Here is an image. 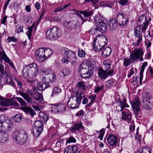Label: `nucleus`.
Returning <instances> with one entry per match:
<instances>
[{"mask_svg":"<svg viewBox=\"0 0 153 153\" xmlns=\"http://www.w3.org/2000/svg\"><path fill=\"white\" fill-rule=\"evenodd\" d=\"M85 113L83 111V110H81L77 112L76 114V116H81L84 115H85Z\"/></svg>","mask_w":153,"mask_h":153,"instance_id":"obj_59","label":"nucleus"},{"mask_svg":"<svg viewBox=\"0 0 153 153\" xmlns=\"http://www.w3.org/2000/svg\"><path fill=\"white\" fill-rule=\"evenodd\" d=\"M111 64V62L109 59H107L105 60L103 62V67L106 70L109 69L110 67Z\"/></svg>","mask_w":153,"mask_h":153,"instance_id":"obj_37","label":"nucleus"},{"mask_svg":"<svg viewBox=\"0 0 153 153\" xmlns=\"http://www.w3.org/2000/svg\"><path fill=\"white\" fill-rule=\"evenodd\" d=\"M140 150L143 153H151L150 148L148 147H145Z\"/></svg>","mask_w":153,"mask_h":153,"instance_id":"obj_46","label":"nucleus"},{"mask_svg":"<svg viewBox=\"0 0 153 153\" xmlns=\"http://www.w3.org/2000/svg\"><path fill=\"white\" fill-rule=\"evenodd\" d=\"M70 72V69L68 68L64 69L60 73V75L62 76H65L68 75Z\"/></svg>","mask_w":153,"mask_h":153,"instance_id":"obj_42","label":"nucleus"},{"mask_svg":"<svg viewBox=\"0 0 153 153\" xmlns=\"http://www.w3.org/2000/svg\"><path fill=\"white\" fill-rule=\"evenodd\" d=\"M84 129V127L82 125L81 122L75 123L73 126L70 128V130L75 133L76 130L79 131L80 129Z\"/></svg>","mask_w":153,"mask_h":153,"instance_id":"obj_20","label":"nucleus"},{"mask_svg":"<svg viewBox=\"0 0 153 153\" xmlns=\"http://www.w3.org/2000/svg\"><path fill=\"white\" fill-rule=\"evenodd\" d=\"M148 70L149 71L151 76L153 77V69L152 68L151 66L149 67Z\"/></svg>","mask_w":153,"mask_h":153,"instance_id":"obj_63","label":"nucleus"},{"mask_svg":"<svg viewBox=\"0 0 153 153\" xmlns=\"http://www.w3.org/2000/svg\"><path fill=\"white\" fill-rule=\"evenodd\" d=\"M31 95L33 98L37 101L41 100L42 99L41 94L38 92H34L33 93H31Z\"/></svg>","mask_w":153,"mask_h":153,"instance_id":"obj_31","label":"nucleus"},{"mask_svg":"<svg viewBox=\"0 0 153 153\" xmlns=\"http://www.w3.org/2000/svg\"><path fill=\"white\" fill-rule=\"evenodd\" d=\"M117 138L113 134H110L107 138V141L108 144L111 146H115L117 143Z\"/></svg>","mask_w":153,"mask_h":153,"instance_id":"obj_18","label":"nucleus"},{"mask_svg":"<svg viewBox=\"0 0 153 153\" xmlns=\"http://www.w3.org/2000/svg\"><path fill=\"white\" fill-rule=\"evenodd\" d=\"M107 42V39L105 36L103 35L97 36L93 42L94 50L99 51L105 46Z\"/></svg>","mask_w":153,"mask_h":153,"instance_id":"obj_5","label":"nucleus"},{"mask_svg":"<svg viewBox=\"0 0 153 153\" xmlns=\"http://www.w3.org/2000/svg\"><path fill=\"white\" fill-rule=\"evenodd\" d=\"M3 127L4 128L7 130H11L13 128V126L11 123L10 124V125H8V126H4L3 123L0 122V128L2 129Z\"/></svg>","mask_w":153,"mask_h":153,"instance_id":"obj_40","label":"nucleus"},{"mask_svg":"<svg viewBox=\"0 0 153 153\" xmlns=\"http://www.w3.org/2000/svg\"><path fill=\"white\" fill-rule=\"evenodd\" d=\"M76 86L78 88L80 89L85 90V87L84 82L80 81L77 83Z\"/></svg>","mask_w":153,"mask_h":153,"instance_id":"obj_43","label":"nucleus"},{"mask_svg":"<svg viewBox=\"0 0 153 153\" xmlns=\"http://www.w3.org/2000/svg\"><path fill=\"white\" fill-rule=\"evenodd\" d=\"M94 22L97 24L96 27L101 33H104L107 28V21L102 15L99 14L94 17Z\"/></svg>","mask_w":153,"mask_h":153,"instance_id":"obj_6","label":"nucleus"},{"mask_svg":"<svg viewBox=\"0 0 153 153\" xmlns=\"http://www.w3.org/2000/svg\"><path fill=\"white\" fill-rule=\"evenodd\" d=\"M140 99L137 97H135L132 102L131 103L133 111L136 118L139 119L142 117L141 111L140 107Z\"/></svg>","mask_w":153,"mask_h":153,"instance_id":"obj_10","label":"nucleus"},{"mask_svg":"<svg viewBox=\"0 0 153 153\" xmlns=\"http://www.w3.org/2000/svg\"><path fill=\"white\" fill-rule=\"evenodd\" d=\"M140 28L139 26H137L134 29V35L137 37H138L140 35Z\"/></svg>","mask_w":153,"mask_h":153,"instance_id":"obj_41","label":"nucleus"},{"mask_svg":"<svg viewBox=\"0 0 153 153\" xmlns=\"http://www.w3.org/2000/svg\"><path fill=\"white\" fill-rule=\"evenodd\" d=\"M99 31V29L98 27L96 26V27H94V28H92L89 31V33L91 34L92 35H94L98 31Z\"/></svg>","mask_w":153,"mask_h":153,"instance_id":"obj_47","label":"nucleus"},{"mask_svg":"<svg viewBox=\"0 0 153 153\" xmlns=\"http://www.w3.org/2000/svg\"><path fill=\"white\" fill-rule=\"evenodd\" d=\"M46 36L48 39L52 40L57 39L60 36V33L59 29L53 27L49 29L46 32Z\"/></svg>","mask_w":153,"mask_h":153,"instance_id":"obj_8","label":"nucleus"},{"mask_svg":"<svg viewBox=\"0 0 153 153\" xmlns=\"http://www.w3.org/2000/svg\"><path fill=\"white\" fill-rule=\"evenodd\" d=\"M61 53L63 56L61 61L64 64H68L69 61L72 65H74L76 61L75 53L72 51L66 48H63L60 49Z\"/></svg>","mask_w":153,"mask_h":153,"instance_id":"obj_2","label":"nucleus"},{"mask_svg":"<svg viewBox=\"0 0 153 153\" xmlns=\"http://www.w3.org/2000/svg\"><path fill=\"white\" fill-rule=\"evenodd\" d=\"M96 95H90L89 96L88 98L91 100V101L94 102L95 100Z\"/></svg>","mask_w":153,"mask_h":153,"instance_id":"obj_61","label":"nucleus"},{"mask_svg":"<svg viewBox=\"0 0 153 153\" xmlns=\"http://www.w3.org/2000/svg\"><path fill=\"white\" fill-rule=\"evenodd\" d=\"M23 27L22 26H18L16 27V30L17 33H19L21 32H23Z\"/></svg>","mask_w":153,"mask_h":153,"instance_id":"obj_62","label":"nucleus"},{"mask_svg":"<svg viewBox=\"0 0 153 153\" xmlns=\"http://www.w3.org/2000/svg\"><path fill=\"white\" fill-rule=\"evenodd\" d=\"M39 68L36 64L34 63L27 65L22 71V74L27 82L33 85L37 83V80L34 79L37 75Z\"/></svg>","mask_w":153,"mask_h":153,"instance_id":"obj_1","label":"nucleus"},{"mask_svg":"<svg viewBox=\"0 0 153 153\" xmlns=\"http://www.w3.org/2000/svg\"><path fill=\"white\" fill-rule=\"evenodd\" d=\"M100 51H101L102 55L103 57H106L110 54L111 49L109 47H105L104 46Z\"/></svg>","mask_w":153,"mask_h":153,"instance_id":"obj_22","label":"nucleus"},{"mask_svg":"<svg viewBox=\"0 0 153 153\" xmlns=\"http://www.w3.org/2000/svg\"><path fill=\"white\" fill-rule=\"evenodd\" d=\"M85 95L81 91H77L75 93V96H72L68 102V106L72 109L77 108L81 103V100Z\"/></svg>","mask_w":153,"mask_h":153,"instance_id":"obj_4","label":"nucleus"},{"mask_svg":"<svg viewBox=\"0 0 153 153\" xmlns=\"http://www.w3.org/2000/svg\"><path fill=\"white\" fill-rule=\"evenodd\" d=\"M62 90L57 87L55 88L52 91L53 94H58L59 93L61 92Z\"/></svg>","mask_w":153,"mask_h":153,"instance_id":"obj_51","label":"nucleus"},{"mask_svg":"<svg viewBox=\"0 0 153 153\" xmlns=\"http://www.w3.org/2000/svg\"><path fill=\"white\" fill-rule=\"evenodd\" d=\"M0 71L1 74L2 75H4V72H5L4 71V66L0 64Z\"/></svg>","mask_w":153,"mask_h":153,"instance_id":"obj_60","label":"nucleus"},{"mask_svg":"<svg viewBox=\"0 0 153 153\" xmlns=\"http://www.w3.org/2000/svg\"><path fill=\"white\" fill-rule=\"evenodd\" d=\"M128 2V0H120L119 1V3L121 6H124L127 4Z\"/></svg>","mask_w":153,"mask_h":153,"instance_id":"obj_52","label":"nucleus"},{"mask_svg":"<svg viewBox=\"0 0 153 153\" xmlns=\"http://www.w3.org/2000/svg\"><path fill=\"white\" fill-rule=\"evenodd\" d=\"M149 24V22H145V23L143 24V26L142 28V31H145L146 28H147V27L148 26Z\"/></svg>","mask_w":153,"mask_h":153,"instance_id":"obj_58","label":"nucleus"},{"mask_svg":"<svg viewBox=\"0 0 153 153\" xmlns=\"http://www.w3.org/2000/svg\"><path fill=\"white\" fill-rule=\"evenodd\" d=\"M71 5L70 3H69L64 6H62L54 9V12H57L59 11H62V10H67L68 9V7Z\"/></svg>","mask_w":153,"mask_h":153,"instance_id":"obj_32","label":"nucleus"},{"mask_svg":"<svg viewBox=\"0 0 153 153\" xmlns=\"http://www.w3.org/2000/svg\"><path fill=\"white\" fill-rule=\"evenodd\" d=\"M34 128L39 129L41 128V129L42 130L43 127L42 122L39 120L36 121L34 123Z\"/></svg>","mask_w":153,"mask_h":153,"instance_id":"obj_35","label":"nucleus"},{"mask_svg":"<svg viewBox=\"0 0 153 153\" xmlns=\"http://www.w3.org/2000/svg\"><path fill=\"white\" fill-rule=\"evenodd\" d=\"M79 71L82 78L87 79L91 77L94 73L93 69L86 64H83L80 65Z\"/></svg>","mask_w":153,"mask_h":153,"instance_id":"obj_7","label":"nucleus"},{"mask_svg":"<svg viewBox=\"0 0 153 153\" xmlns=\"http://www.w3.org/2000/svg\"><path fill=\"white\" fill-rule=\"evenodd\" d=\"M15 98L19 102L21 105L25 106L22 107V109L26 114L30 115L32 117H33L36 114L35 112L34 111L32 108L26 105L27 103L22 98L17 97Z\"/></svg>","mask_w":153,"mask_h":153,"instance_id":"obj_9","label":"nucleus"},{"mask_svg":"<svg viewBox=\"0 0 153 153\" xmlns=\"http://www.w3.org/2000/svg\"><path fill=\"white\" fill-rule=\"evenodd\" d=\"M43 73L42 78L49 84L50 82H53L56 80V76L53 71H51V73H49L48 71H45Z\"/></svg>","mask_w":153,"mask_h":153,"instance_id":"obj_14","label":"nucleus"},{"mask_svg":"<svg viewBox=\"0 0 153 153\" xmlns=\"http://www.w3.org/2000/svg\"><path fill=\"white\" fill-rule=\"evenodd\" d=\"M99 1V0H85L84 2L88 3L91 1L92 4H96Z\"/></svg>","mask_w":153,"mask_h":153,"instance_id":"obj_55","label":"nucleus"},{"mask_svg":"<svg viewBox=\"0 0 153 153\" xmlns=\"http://www.w3.org/2000/svg\"><path fill=\"white\" fill-rule=\"evenodd\" d=\"M76 140L75 138L72 136H71L68 138V140H66V143H76Z\"/></svg>","mask_w":153,"mask_h":153,"instance_id":"obj_48","label":"nucleus"},{"mask_svg":"<svg viewBox=\"0 0 153 153\" xmlns=\"http://www.w3.org/2000/svg\"><path fill=\"white\" fill-rule=\"evenodd\" d=\"M42 131V130L41 129V128L39 129L33 128V136L35 137H38L40 135Z\"/></svg>","mask_w":153,"mask_h":153,"instance_id":"obj_34","label":"nucleus"},{"mask_svg":"<svg viewBox=\"0 0 153 153\" xmlns=\"http://www.w3.org/2000/svg\"><path fill=\"white\" fill-rule=\"evenodd\" d=\"M33 30L30 29H28V31H27L26 33L27 36L28 37V39L30 40L31 37L32 36V32Z\"/></svg>","mask_w":153,"mask_h":153,"instance_id":"obj_54","label":"nucleus"},{"mask_svg":"<svg viewBox=\"0 0 153 153\" xmlns=\"http://www.w3.org/2000/svg\"><path fill=\"white\" fill-rule=\"evenodd\" d=\"M114 79H110L106 83V86L108 88L112 86L115 82Z\"/></svg>","mask_w":153,"mask_h":153,"instance_id":"obj_44","label":"nucleus"},{"mask_svg":"<svg viewBox=\"0 0 153 153\" xmlns=\"http://www.w3.org/2000/svg\"><path fill=\"white\" fill-rule=\"evenodd\" d=\"M64 24L67 28L69 30L75 29L76 28V26L77 25L76 22L74 21L69 22L67 23H65Z\"/></svg>","mask_w":153,"mask_h":153,"instance_id":"obj_27","label":"nucleus"},{"mask_svg":"<svg viewBox=\"0 0 153 153\" xmlns=\"http://www.w3.org/2000/svg\"><path fill=\"white\" fill-rule=\"evenodd\" d=\"M108 25L111 30L114 31L117 28V24L115 18H113L110 20Z\"/></svg>","mask_w":153,"mask_h":153,"instance_id":"obj_24","label":"nucleus"},{"mask_svg":"<svg viewBox=\"0 0 153 153\" xmlns=\"http://www.w3.org/2000/svg\"><path fill=\"white\" fill-rule=\"evenodd\" d=\"M144 52L142 48L135 49L130 53L129 58L126 57L124 59L123 65L127 67L135 61L139 59L140 57L143 55Z\"/></svg>","mask_w":153,"mask_h":153,"instance_id":"obj_3","label":"nucleus"},{"mask_svg":"<svg viewBox=\"0 0 153 153\" xmlns=\"http://www.w3.org/2000/svg\"><path fill=\"white\" fill-rule=\"evenodd\" d=\"M100 135L98 136V138L100 139V140H102L105 131L104 129H102L100 130Z\"/></svg>","mask_w":153,"mask_h":153,"instance_id":"obj_53","label":"nucleus"},{"mask_svg":"<svg viewBox=\"0 0 153 153\" xmlns=\"http://www.w3.org/2000/svg\"><path fill=\"white\" fill-rule=\"evenodd\" d=\"M138 22L139 24H142L143 22V24L145 23V22H149L147 20L146 17L145 16L142 15L140 16L139 18Z\"/></svg>","mask_w":153,"mask_h":153,"instance_id":"obj_38","label":"nucleus"},{"mask_svg":"<svg viewBox=\"0 0 153 153\" xmlns=\"http://www.w3.org/2000/svg\"><path fill=\"white\" fill-rule=\"evenodd\" d=\"M23 119V116L20 114H17L13 117V121L15 123H20Z\"/></svg>","mask_w":153,"mask_h":153,"instance_id":"obj_36","label":"nucleus"},{"mask_svg":"<svg viewBox=\"0 0 153 153\" xmlns=\"http://www.w3.org/2000/svg\"><path fill=\"white\" fill-rule=\"evenodd\" d=\"M121 118L123 120H129L131 119V116L129 113L123 111L122 112Z\"/></svg>","mask_w":153,"mask_h":153,"instance_id":"obj_33","label":"nucleus"},{"mask_svg":"<svg viewBox=\"0 0 153 153\" xmlns=\"http://www.w3.org/2000/svg\"><path fill=\"white\" fill-rule=\"evenodd\" d=\"M0 57L1 58L0 60L1 62H3V59L5 61L7 59V58H8L7 57V56L5 54V52L4 50L2 51H0Z\"/></svg>","mask_w":153,"mask_h":153,"instance_id":"obj_39","label":"nucleus"},{"mask_svg":"<svg viewBox=\"0 0 153 153\" xmlns=\"http://www.w3.org/2000/svg\"><path fill=\"white\" fill-rule=\"evenodd\" d=\"M3 75L5 77V79L6 82H9L10 81L11 79V77L5 71L4 72V75Z\"/></svg>","mask_w":153,"mask_h":153,"instance_id":"obj_50","label":"nucleus"},{"mask_svg":"<svg viewBox=\"0 0 153 153\" xmlns=\"http://www.w3.org/2000/svg\"><path fill=\"white\" fill-rule=\"evenodd\" d=\"M119 101L120 103V106L121 108L120 110L121 111L123 110V108L125 107H129V106L126 103V99L125 97H123L122 100L121 98H119Z\"/></svg>","mask_w":153,"mask_h":153,"instance_id":"obj_29","label":"nucleus"},{"mask_svg":"<svg viewBox=\"0 0 153 153\" xmlns=\"http://www.w3.org/2000/svg\"><path fill=\"white\" fill-rule=\"evenodd\" d=\"M51 88V86L46 81L45 83L40 82L38 85V89L40 91H42L46 88Z\"/></svg>","mask_w":153,"mask_h":153,"instance_id":"obj_25","label":"nucleus"},{"mask_svg":"<svg viewBox=\"0 0 153 153\" xmlns=\"http://www.w3.org/2000/svg\"><path fill=\"white\" fill-rule=\"evenodd\" d=\"M66 108V105L64 104L59 103L56 105L54 109L55 111L56 112L62 113L65 111Z\"/></svg>","mask_w":153,"mask_h":153,"instance_id":"obj_26","label":"nucleus"},{"mask_svg":"<svg viewBox=\"0 0 153 153\" xmlns=\"http://www.w3.org/2000/svg\"><path fill=\"white\" fill-rule=\"evenodd\" d=\"M0 100L2 101H0V105L2 107L7 106L8 105L14 106L16 107L19 106V104L16 101H13V98L10 99H7L0 95Z\"/></svg>","mask_w":153,"mask_h":153,"instance_id":"obj_13","label":"nucleus"},{"mask_svg":"<svg viewBox=\"0 0 153 153\" xmlns=\"http://www.w3.org/2000/svg\"><path fill=\"white\" fill-rule=\"evenodd\" d=\"M4 61L8 63L13 68L14 67V65L13 63L9 58H7V59Z\"/></svg>","mask_w":153,"mask_h":153,"instance_id":"obj_56","label":"nucleus"},{"mask_svg":"<svg viewBox=\"0 0 153 153\" xmlns=\"http://www.w3.org/2000/svg\"><path fill=\"white\" fill-rule=\"evenodd\" d=\"M139 39L137 40V43H136L138 46L139 43L142 41V35H140L139 37Z\"/></svg>","mask_w":153,"mask_h":153,"instance_id":"obj_64","label":"nucleus"},{"mask_svg":"<svg viewBox=\"0 0 153 153\" xmlns=\"http://www.w3.org/2000/svg\"><path fill=\"white\" fill-rule=\"evenodd\" d=\"M85 54V52L83 50L80 49H79L78 55L79 56L81 57H84Z\"/></svg>","mask_w":153,"mask_h":153,"instance_id":"obj_49","label":"nucleus"},{"mask_svg":"<svg viewBox=\"0 0 153 153\" xmlns=\"http://www.w3.org/2000/svg\"><path fill=\"white\" fill-rule=\"evenodd\" d=\"M19 94L23 98L29 103L33 104L34 101L30 97L29 94L24 92L23 90H20L19 91Z\"/></svg>","mask_w":153,"mask_h":153,"instance_id":"obj_17","label":"nucleus"},{"mask_svg":"<svg viewBox=\"0 0 153 153\" xmlns=\"http://www.w3.org/2000/svg\"><path fill=\"white\" fill-rule=\"evenodd\" d=\"M27 136L25 132H16L14 134L13 140L19 145H23L26 142Z\"/></svg>","mask_w":153,"mask_h":153,"instance_id":"obj_11","label":"nucleus"},{"mask_svg":"<svg viewBox=\"0 0 153 153\" xmlns=\"http://www.w3.org/2000/svg\"><path fill=\"white\" fill-rule=\"evenodd\" d=\"M151 98V97L147 92L143 96L142 100L143 106L146 109L149 110L153 108V102L150 101Z\"/></svg>","mask_w":153,"mask_h":153,"instance_id":"obj_12","label":"nucleus"},{"mask_svg":"<svg viewBox=\"0 0 153 153\" xmlns=\"http://www.w3.org/2000/svg\"><path fill=\"white\" fill-rule=\"evenodd\" d=\"M52 51L49 49H45V59L46 58L49 57L52 54Z\"/></svg>","mask_w":153,"mask_h":153,"instance_id":"obj_45","label":"nucleus"},{"mask_svg":"<svg viewBox=\"0 0 153 153\" xmlns=\"http://www.w3.org/2000/svg\"><path fill=\"white\" fill-rule=\"evenodd\" d=\"M98 73L99 77L102 79H105L108 77L107 74V70L104 71L101 68L99 69Z\"/></svg>","mask_w":153,"mask_h":153,"instance_id":"obj_28","label":"nucleus"},{"mask_svg":"<svg viewBox=\"0 0 153 153\" xmlns=\"http://www.w3.org/2000/svg\"><path fill=\"white\" fill-rule=\"evenodd\" d=\"M36 59L39 62H41L45 60V49L40 48L36 52Z\"/></svg>","mask_w":153,"mask_h":153,"instance_id":"obj_16","label":"nucleus"},{"mask_svg":"<svg viewBox=\"0 0 153 153\" xmlns=\"http://www.w3.org/2000/svg\"><path fill=\"white\" fill-rule=\"evenodd\" d=\"M7 40L9 42H10L12 41H13L14 42H16L17 40L16 38L14 36H12L8 38L7 39Z\"/></svg>","mask_w":153,"mask_h":153,"instance_id":"obj_57","label":"nucleus"},{"mask_svg":"<svg viewBox=\"0 0 153 153\" xmlns=\"http://www.w3.org/2000/svg\"><path fill=\"white\" fill-rule=\"evenodd\" d=\"M79 13L82 14L85 17L91 16L93 14V12L92 10H91L90 11H80L78 12L77 13V15L79 16L81 18L82 20L84 22L86 21V19L84 20L82 17Z\"/></svg>","mask_w":153,"mask_h":153,"instance_id":"obj_21","label":"nucleus"},{"mask_svg":"<svg viewBox=\"0 0 153 153\" xmlns=\"http://www.w3.org/2000/svg\"><path fill=\"white\" fill-rule=\"evenodd\" d=\"M8 139V134L4 131H2L0 130V143H4Z\"/></svg>","mask_w":153,"mask_h":153,"instance_id":"obj_23","label":"nucleus"},{"mask_svg":"<svg viewBox=\"0 0 153 153\" xmlns=\"http://www.w3.org/2000/svg\"><path fill=\"white\" fill-rule=\"evenodd\" d=\"M125 14L122 12L118 13L117 15V21L119 25L123 27L128 21V19L125 18Z\"/></svg>","mask_w":153,"mask_h":153,"instance_id":"obj_15","label":"nucleus"},{"mask_svg":"<svg viewBox=\"0 0 153 153\" xmlns=\"http://www.w3.org/2000/svg\"><path fill=\"white\" fill-rule=\"evenodd\" d=\"M0 122L3 123L4 126H8L11 123L7 118L4 115H0Z\"/></svg>","mask_w":153,"mask_h":153,"instance_id":"obj_30","label":"nucleus"},{"mask_svg":"<svg viewBox=\"0 0 153 153\" xmlns=\"http://www.w3.org/2000/svg\"><path fill=\"white\" fill-rule=\"evenodd\" d=\"M78 148L76 145L69 146L65 148L64 153H75L78 150Z\"/></svg>","mask_w":153,"mask_h":153,"instance_id":"obj_19","label":"nucleus"}]
</instances>
